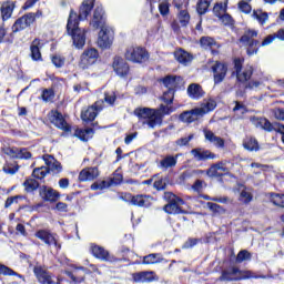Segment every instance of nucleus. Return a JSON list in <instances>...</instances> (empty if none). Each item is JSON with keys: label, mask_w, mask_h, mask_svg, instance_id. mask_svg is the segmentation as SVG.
Listing matches in <instances>:
<instances>
[{"label": "nucleus", "mask_w": 284, "mask_h": 284, "mask_svg": "<svg viewBox=\"0 0 284 284\" xmlns=\"http://www.w3.org/2000/svg\"><path fill=\"white\" fill-rule=\"evenodd\" d=\"M0 274H2L3 276H19L17 272L12 271V268L3 264H0Z\"/></svg>", "instance_id": "obj_51"}, {"label": "nucleus", "mask_w": 284, "mask_h": 284, "mask_svg": "<svg viewBox=\"0 0 284 284\" xmlns=\"http://www.w3.org/2000/svg\"><path fill=\"white\" fill-rule=\"evenodd\" d=\"M239 192H240V201H242V203H251L252 201V192H250L245 186L240 185L239 186Z\"/></svg>", "instance_id": "obj_39"}, {"label": "nucleus", "mask_w": 284, "mask_h": 284, "mask_svg": "<svg viewBox=\"0 0 284 284\" xmlns=\"http://www.w3.org/2000/svg\"><path fill=\"white\" fill-rule=\"evenodd\" d=\"M55 210H58V212H68V204L63 202H58L55 204Z\"/></svg>", "instance_id": "obj_64"}, {"label": "nucleus", "mask_w": 284, "mask_h": 284, "mask_svg": "<svg viewBox=\"0 0 284 284\" xmlns=\"http://www.w3.org/2000/svg\"><path fill=\"white\" fill-rule=\"evenodd\" d=\"M213 12L215 14V17H223L224 14H226L227 12V0H225L224 2H217L215 3L214 8H213Z\"/></svg>", "instance_id": "obj_38"}, {"label": "nucleus", "mask_w": 284, "mask_h": 284, "mask_svg": "<svg viewBox=\"0 0 284 284\" xmlns=\"http://www.w3.org/2000/svg\"><path fill=\"white\" fill-rule=\"evenodd\" d=\"M273 114L277 121H284V110L283 109H275Z\"/></svg>", "instance_id": "obj_62"}, {"label": "nucleus", "mask_w": 284, "mask_h": 284, "mask_svg": "<svg viewBox=\"0 0 284 284\" xmlns=\"http://www.w3.org/2000/svg\"><path fill=\"white\" fill-rule=\"evenodd\" d=\"M32 23H34V16L32 13H28L14 22L12 26V32H21V30H26V28H29Z\"/></svg>", "instance_id": "obj_12"}, {"label": "nucleus", "mask_w": 284, "mask_h": 284, "mask_svg": "<svg viewBox=\"0 0 284 284\" xmlns=\"http://www.w3.org/2000/svg\"><path fill=\"white\" fill-rule=\"evenodd\" d=\"M159 10H160V14H162V17H165L170 12V3L168 2L160 3Z\"/></svg>", "instance_id": "obj_57"}, {"label": "nucleus", "mask_w": 284, "mask_h": 284, "mask_svg": "<svg viewBox=\"0 0 284 284\" xmlns=\"http://www.w3.org/2000/svg\"><path fill=\"white\" fill-rule=\"evenodd\" d=\"M174 58L179 63L183 65H187V63H192V54L187 53V51L180 49L174 52Z\"/></svg>", "instance_id": "obj_28"}, {"label": "nucleus", "mask_w": 284, "mask_h": 284, "mask_svg": "<svg viewBox=\"0 0 284 284\" xmlns=\"http://www.w3.org/2000/svg\"><path fill=\"white\" fill-rule=\"evenodd\" d=\"M45 174H48V168L41 166L33 171V176L36 179H45Z\"/></svg>", "instance_id": "obj_52"}, {"label": "nucleus", "mask_w": 284, "mask_h": 284, "mask_svg": "<svg viewBox=\"0 0 284 284\" xmlns=\"http://www.w3.org/2000/svg\"><path fill=\"white\" fill-rule=\"evenodd\" d=\"M36 236L47 245H55L57 247V239L50 232L41 230L36 233Z\"/></svg>", "instance_id": "obj_24"}, {"label": "nucleus", "mask_w": 284, "mask_h": 284, "mask_svg": "<svg viewBox=\"0 0 284 284\" xmlns=\"http://www.w3.org/2000/svg\"><path fill=\"white\" fill-rule=\"evenodd\" d=\"M42 99L43 101H52V99H54V91H52L51 89H45L42 92Z\"/></svg>", "instance_id": "obj_56"}, {"label": "nucleus", "mask_w": 284, "mask_h": 284, "mask_svg": "<svg viewBox=\"0 0 284 284\" xmlns=\"http://www.w3.org/2000/svg\"><path fill=\"white\" fill-rule=\"evenodd\" d=\"M203 199L205 201H216L217 203H230L227 197H210L209 195H204Z\"/></svg>", "instance_id": "obj_59"}, {"label": "nucleus", "mask_w": 284, "mask_h": 284, "mask_svg": "<svg viewBox=\"0 0 284 284\" xmlns=\"http://www.w3.org/2000/svg\"><path fill=\"white\" fill-rule=\"evenodd\" d=\"M43 161L51 172H62L63 166H61V162L57 161L52 155H44Z\"/></svg>", "instance_id": "obj_22"}, {"label": "nucleus", "mask_w": 284, "mask_h": 284, "mask_svg": "<svg viewBox=\"0 0 284 284\" xmlns=\"http://www.w3.org/2000/svg\"><path fill=\"white\" fill-rule=\"evenodd\" d=\"M108 187V182L102 181V182H95L91 185V190H105Z\"/></svg>", "instance_id": "obj_60"}, {"label": "nucleus", "mask_w": 284, "mask_h": 284, "mask_svg": "<svg viewBox=\"0 0 284 284\" xmlns=\"http://www.w3.org/2000/svg\"><path fill=\"white\" fill-rule=\"evenodd\" d=\"M251 122L255 128H261L262 130H266L267 132H272V130H277V132L282 133V142L284 143V125L277 124L276 126H272V123L268 122L265 118H251Z\"/></svg>", "instance_id": "obj_7"}, {"label": "nucleus", "mask_w": 284, "mask_h": 284, "mask_svg": "<svg viewBox=\"0 0 284 284\" xmlns=\"http://www.w3.org/2000/svg\"><path fill=\"white\" fill-rule=\"evenodd\" d=\"M250 2L252 0H240L239 8L241 12H244V14H250L252 12V6H250Z\"/></svg>", "instance_id": "obj_47"}, {"label": "nucleus", "mask_w": 284, "mask_h": 284, "mask_svg": "<svg viewBox=\"0 0 284 284\" xmlns=\"http://www.w3.org/2000/svg\"><path fill=\"white\" fill-rule=\"evenodd\" d=\"M112 43H114V31L109 27H102L98 37L99 48L108 50L112 48Z\"/></svg>", "instance_id": "obj_6"}, {"label": "nucleus", "mask_w": 284, "mask_h": 284, "mask_svg": "<svg viewBox=\"0 0 284 284\" xmlns=\"http://www.w3.org/2000/svg\"><path fill=\"white\" fill-rule=\"evenodd\" d=\"M183 82L181 77L169 75L163 79V85L168 88V90H172L174 92V88H179L180 83Z\"/></svg>", "instance_id": "obj_30"}, {"label": "nucleus", "mask_w": 284, "mask_h": 284, "mask_svg": "<svg viewBox=\"0 0 284 284\" xmlns=\"http://www.w3.org/2000/svg\"><path fill=\"white\" fill-rule=\"evenodd\" d=\"M4 154L11 156V159H31L32 154L26 149L18 148H7L4 149Z\"/></svg>", "instance_id": "obj_16"}, {"label": "nucleus", "mask_w": 284, "mask_h": 284, "mask_svg": "<svg viewBox=\"0 0 284 284\" xmlns=\"http://www.w3.org/2000/svg\"><path fill=\"white\" fill-rule=\"evenodd\" d=\"M163 261V257H161V254H150L144 256L143 263L145 265H154V263H161Z\"/></svg>", "instance_id": "obj_41"}, {"label": "nucleus", "mask_w": 284, "mask_h": 284, "mask_svg": "<svg viewBox=\"0 0 284 284\" xmlns=\"http://www.w3.org/2000/svg\"><path fill=\"white\" fill-rule=\"evenodd\" d=\"M23 186L27 192H34V190H37V187H39V182H37V180H33V179H28L23 183Z\"/></svg>", "instance_id": "obj_48"}, {"label": "nucleus", "mask_w": 284, "mask_h": 284, "mask_svg": "<svg viewBox=\"0 0 284 284\" xmlns=\"http://www.w3.org/2000/svg\"><path fill=\"white\" fill-rule=\"evenodd\" d=\"M258 37V31L248 29L241 37V43L246 45V52L248 57H254V54L258 53V40H254Z\"/></svg>", "instance_id": "obj_4"}, {"label": "nucleus", "mask_w": 284, "mask_h": 284, "mask_svg": "<svg viewBox=\"0 0 284 284\" xmlns=\"http://www.w3.org/2000/svg\"><path fill=\"white\" fill-rule=\"evenodd\" d=\"M91 251L95 258H100V261H110V252L99 245H92Z\"/></svg>", "instance_id": "obj_26"}, {"label": "nucleus", "mask_w": 284, "mask_h": 284, "mask_svg": "<svg viewBox=\"0 0 284 284\" xmlns=\"http://www.w3.org/2000/svg\"><path fill=\"white\" fill-rule=\"evenodd\" d=\"M14 11V2H4L1 6V17L3 21H8L10 17H12V12Z\"/></svg>", "instance_id": "obj_32"}, {"label": "nucleus", "mask_w": 284, "mask_h": 284, "mask_svg": "<svg viewBox=\"0 0 284 284\" xmlns=\"http://www.w3.org/2000/svg\"><path fill=\"white\" fill-rule=\"evenodd\" d=\"M103 23H104V20H103V8L98 7L94 10L93 19H92L90 24L92 26V28H103Z\"/></svg>", "instance_id": "obj_27"}, {"label": "nucleus", "mask_w": 284, "mask_h": 284, "mask_svg": "<svg viewBox=\"0 0 284 284\" xmlns=\"http://www.w3.org/2000/svg\"><path fill=\"white\" fill-rule=\"evenodd\" d=\"M99 176V169L98 168H87L83 169L79 174V181H94Z\"/></svg>", "instance_id": "obj_19"}, {"label": "nucleus", "mask_w": 284, "mask_h": 284, "mask_svg": "<svg viewBox=\"0 0 284 284\" xmlns=\"http://www.w3.org/2000/svg\"><path fill=\"white\" fill-rule=\"evenodd\" d=\"M231 274L235 277H231V281H245L247 278H261V276L254 274L252 271H241L239 268H232Z\"/></svg>", "instance_id": "obj_17"}, {"label": "nucleus", "mask_w": 284, "mask_h": 284, "mask_svg": "<svg viewBox=\"0 0 284 284\" xmlns=\"http://www.w3.org/2000/svg\"><path fill=\"white\" fill-rule=\"evenodd\" d=\"M104 101L109 103V105H112L114 101H116V95H114V93H105Z\"/></svg>", "instance_id": "obj_61"}, {"label": "nucleus", "mask_w": 284, "mask_h": 284, "mask_svg": "<svg viewBox=\"0 0 284 284\" xmlns=\"http://www.w3.org/2000/svg\"><path fill=\"white\" fill-rule=\"evenodd\" d=\"M124 57L128 61H132V63H145L150 59V54L145 49L134 45L125 49Z\"/></svg>", "instance_id": "obj_5"}, {"label": "nucleus", "mask_w": 284, "mask_h": 284, "mask_svg": "<svg viewBox=\"0 0 284 284\" xmlns=\"http://www.w3.org/2000/svg\"><path fill=\"white\" fill-rule=\"evenodd\" d=\"M210 3H212V0H200L197 2L199 14H205L207 12V8H210Z\"/></svg>", "instance_id": "obj_46"}, {"label": "nucleus", "mask_w": 284, "mask_h": 284, "mask_svg": "<svg viewBox=\"0 0 284 284\" xmlns=\"http://www.w3.org/2000/svg\"><path fill=\"white\" fill-rule=\"evenodd\" d=\"M77 270H82V272H84V274H90V272H88V271L85 270V267H75V275H73V274L70 273V272H65V274H67L68 276H70V278L73 280V283H83V281H85V275H83V276L77 275Z\"/></svg>", "instance_id": "obj_42"}, {"label": "nucleus", "mask_w": 284, "mask_h": 284, "mask_svg": "<svg viewBox=\"0 0 284 284\" xmlns=\"http://www.w3.org/2000/svg\"><path fill=\"white\" fill-rule=\"evenodd\" d=\"M191 154L192 156H194L196 161H207V159H211V160L216 159V154L203 149H193L191 151Z\"/></svg>", "instance_id": "obj_21"}, {"label": "nucleus", "mask_w": 284, "mask_h": 284, "mask_svg": "<svg viewBox=\"0 0 284 284\" xmlns=\"http://www.w3.org/2000/svg\"><path fill=\"white\" fill-rule=\"evenodd\" d=\"M98 60L99 51L97 49H87L80 58V67L85 70L90 68V65H94Z\"/></svg>", "instance_id": "obj_9"}, {"label": "nucleus", "mask_w": 284, "mask_h": 284, "mask_svg": "<svg viewBox=\"0 0 284 284\" xmlns=\"http://www.w3.org/2000/svg\"><path fill=\"white\" fill-rule=\"evenodd\" d=\"M134 283H152L156 281V275L154 272H140L132 275Z\"/></svg>", "instance_id": "obj_20"}, {"label": "nucleus", "mask_w": 284, "mask_h": 284, "mask_svg": "<svg viewBox=\"0 0 284 284\" xmlns=\"http://www.w3.org/2000/svg\"><path fill=\"white\" fill-rule=\"evenodd\" d=\"M166 214H181V207L176 203L170 202L164 206Z\"/></svg>", "instance_id": "obj_45"}, {"label": "nucleus", "mask_w": 284, "mask_h": 284, "mask_svg": "<svg viewBox=\"0 0 284 284\" xmlns=\"http://www.w3.org/2000/svg\"><path fill=\"white\" fill-rule=\"evenodd\" d=\"M200 45L204 50H212V48H219L216 41H214L211 37H203L200 40Z\"/></svg>", "instance_id": "obj_37"}, {"label": "nucleus", "mask_w": 284, "mask_h": 284, "mask_svg": "<svg viewBox=\"0 0 284 284\" xmlns=\"http://www.w3.org/2000/svg\"><path fill=\"white\" fill-rule=\"evenodd\" d=\"M214 72V81L215 83H221L223 79H225V74H227V65L224 63L217 62L212 68Z\"/></svg>", "instance_id": "obj_18"}, {"label": "nucleus", "mask_w": 284, "mask_h": 284, "mask_svg": "<svg viewBox=\"0 0 284 284\" xmlns=\"http://www.w3.org/2000/svg\"><path fill=\"white\" fill-rule=\"evenodd\" d=\"M252 17L256 19V21H258L261 26H265L270 20V16L267 14V12H264L263 10H254Z\"/></svg>", "instance_id": "obj_35"}, {"label": "nucleus", "mask_w": 284, "mask_h": 284, "mask_svg": "<svg viewBox=\"0 0 284 284\" xmlns=\"http://www.w3.org/2000/svg\"><path fill=\"white\" fill-rule=\"evenodd\" d=\"M250 258H251L250 252H247V251H241V252L237 254L236 262H237V263H243V261H250Z\"/></svg>", "instance_id": "obj_54"}, {"label": "nucleus", "mask_w": 284, "mask_h": 284, "mask_svg": "<svg viewBox=\"0 0 284 284\" xmlns=\"http://www.w3.org/2000/svg\"><path fill=\"white\" fill-rule=\"evenodd\" d=\"M132 205H138V207H150L152 205V197L145 195H135L131 199Z\"/></svg>", "instance_id": "obj_23"}, {"label": "nucleus", "mask_w": 284, "mask_h": 284, "mask_svg": "<svg viewBox=\"0 0 284 284\" xmlns=\"http://www.w3.org/2000/svg\"><path fill=\"white\" fill-rule=\"evenodd\" d=\"M162 101H164L163 109L168 111L169 109V113L172 112V106H170V104L172 103V101H174V91L173 90H168L164 92L163 97H162Z\"/></svg>", "instance_id": "obj_33"}, {"label": "nucleus", "mask_w": 284, "mask_h": 284, "mask_svg": "<svg viewBox=\"0 0 284 284\" xmlns=\"http://www.w3.org/2000/svg\"><path fill=\"white\" fill-rule=\"evenodd\" d=\"M270 199L276 207H284V194L271 193Z\"/></svg>", "instance_id": "obj_40"}, {"label": "nucleus", "mask_w": 284, "mask_h": 284, "mask_svg": "<svg viewBox=\"0 0 284 284\" xmlns=\"http://www.w3.org/2000/svg\"><path fill=\"white\" fill-rule=\"evenodd\" d=\"M135 114L139 119L144 120L143 123H146L148 128L154 129L156 125H161L164 114H170V109L165 110L163 105H161L159 110L143 108L135 110Z\"/></svg>", "instance_id": "obj_2"}, {"label": "nucleus", "mask_w": 284, "mask_h": 284, "mask_svg": "<svg viewBox=\"0 0 284 284\" xmlns=\"http://www.w3.org/2000/svg\"><path fill=\"white\" fill-rule=\"evenodd\" d=\"M40 196L43 199V201H49V203H57V201L61 199V193L52 187L42 186L40 189Z\"/></svg>", "instance_id": "obj_13"}, {"label": "nucleus", "mask_w": 284, "mask_h": 284, "mask_svg": "<svg viewBox=\"0 0 284 284\" xmlns=\"http://www.w3.org/2000/svg\"><path fill=\"white\" fill-rule=\"evenodd\" d=\"M224 26H232V16L224 13L217 18Z\"/></svg>", "instance_id": "obj_58"}, {"label": "nucleus", "mask_w": 284, "mask_h": 284, "mask_svg": "<svg viewBox=\"0 0 284 284\" xmlns=\"http://www.w3.org/2000/svg\"><path fill=\"white\" fill-rule=\"evenodd\" d=\"M205 140L209 141V143H212L215 145V148H224L225 141L222 138L216 136L212 131H204Z\"/></svg>", "instance_id": "obj_25"}, {"label": "nucleus", "mask_w": 284, "mask_h": 284, "mask_svg": "<svg viewBox=\"0 0 284 284\" xmlns=\"http://www.w3.org/2000/svg\"><path fill=\"white\" fill-rule=\"evenodd\" d=\"M215 108L216 101L213 99L204 100L201 106L191 111H185L180 115V119L183 121V123H194V121H199L201 116H205V114L212 112V110H215Z\"/></svg>", "instance_id": "obj_3"}, {"label": "nucleus", "mask_w": 284, "mask_h": 284, "mask_svg": "<svg viewBox=\"0 0 284 284\" xmlns=\"http://www.w3.org/2000/svg\"><path fill=\"white\" fill-rule=\"evenodd\" d=\"M103 110V106L101 105V102H95L94 105L89 106L87 110L82 111L81 119L84 123H90V121H93L97 119V114H99V111Z\"/></svg>", "instance_id": "obj_11"}, {"label": "nucleus", "mask_w": 284, "mask_h": 284, "mask_svg": "<svg viewBox=\"0 0 284 284\" xmlns=\"http://www.w3.org/2000/svg\"><path fill=\"white\" fill-rule=\"evenodd\" d=\"M113 70L118 77H125L130 72V67L128 62L121 57H115L113 60Z\"/></svg>", "instance_id": "obj_15"}, {"label": "nucleus", "mask_w": 284, "mask_h": 284, "mask_svg": "<svg viewBox=\"0 0 284 284\" xmlns=\"http://www.w3.org/2000/svg\"><path fill=\"white\" fill-rule=\"evenodd\" d=\"M207 176H223L227 174V168L223 163L214 164L206 171Z\"/></svg>", "instance_id": "obj_29"}, {"label": "nucleus", "mask_w": 284, "mask_h": 284, "mask_svg": "<svg viewBox=\"0 0 284 284\" xmlns=\"http://www.w3.org/2000/svg\"><path fill=\"white\" fill-rule=\"evenodd\" d=\"M74 136L80 139V141H90L94 136V131L92 129L77 130Z\"/></svg>", "instance_id": "obj_36"}, {"label": "nucleus", "mask_w": 284, "mask_h": 284, "mask_svg": "<svg viewBox=\"0 0 284 284\" xmlns=\"http://www.w3.org/2000/svg\"><path fill=\"white\" fill-rule=\"evenodd\" d=\"M92 8H94V0H84L80 7L79 14L74 11L70 12L67 30L78 50L85 45V29L79 28V19H85L92 12Z\"/></svg>", "instance_id": "obj_1"}, {"label": "nucleus", "mask_w": 284, "mask_h": 284, "mask_svg": "<svg viewBox=\"0 0 284 284\" xmlns=\"http://www.w3.org/2000/svg\"><path fill=\"white\" fill-rule=\"evenodd\" d=\"M51 61L55 68H62V65L65 63V59L61 58V55H53Z\"/></svg>", "instance_id": "obj_55"}, {"label": "nucleus", "mask_w": 284, "mask_h": 284, "mask_svg": "<svg viewBox=\"0 0 284 284\" xmlns=\"http://www.w3.org/2000/svg\"><path fill=\"white\" fill-rule=\"evenodd\" d=\"M233 112L237 119H243V114H245L247 110L243 106V104L236 102L235 106L233 108Z\"/></svg>", "instance_id": "obj_49"}, {"label": "nucleus", "mask_w": 284, "mask_h": 284, "mask_svg": "<svg viewBox=\"0 0 284 284\" xmlns=\"http://www.w3.org/2000/svg\"><path fill=\"white\" fill-rule=\"evenodd\" d=\"M187 94L191 99H201L203 97V89L199 84H191L187 88Z\"/></svg>", "instance_id": "obj_34"}, {"label": "nucleus", "mask_w": 284, "mask_h": 284, "mask_svg": "<svg viewBox=\"0 0 284 284\" xmlns=\"http://www.w3.org/2000/svg\"><path fill=\"white\" fill-rule=\"evenodd\" d=\"M206 207H209V210H211V212H214L215 214H225V209H223L219 204H214L212 202H207L206 203Z\"/></svg>", "instance_id": "obj_50"}, {"label": "nucleus", "mask_w": 284, "mask_h": 284, "mask_svg": "<svg viewBox=\"0 0 284 284\" xmlns=\"http://www.w3.org/2000/svg\"><path fill=\"white\" fill-rule=\"evenodd\" d=\"M34 276L40 284H54V280H52V275L43 268L41 265H37L33 267Z\"/></svg>", "instance_id": "obj_10"}, {"label": "nucleus", "mask_w": 284, "mask_h": 284, "mask_svg": "<svg viewBox=\"0 0 284 284\" xmlns=\"http://www.w3.org/2000/svg\"><path fill=\"white\" fill-rule=\"evenodd\" d=\"M41 48H43V42L41 40H33L31 44V57L33 61H41Z\"/></svg>", "instance_id": "obj_31"}, {"label": "nucleus", "mask_w": 284, "mask_h": 284, "mask_svg": "<svg viewBox=\"0 0 284 284\" xmlns=\"http://www.w3.org/2000/svg\"><path fill=\"white\" fill-rule=\"evenodd\" d=\"M179 21L182 26H187V23L190 22V13H187V11L185 10L180 11Z\"/></svg>", "instance_id": "obj_53"}, {"label": "nucleus", "mask_w": 284, "mask_h": 284, "mask_svg": "<svg viewBox=\"0 0 284 284\" xmlns=\"http://www.w3.org/2000/svg\"><path fill=\"white\" fill-rule=\"evenodd\" d=\"M48 116H49V121H51L53 125H55V128H59L60 130H64V132H68V130H70L68 122H65V120L63 119V115L58 111H51Z\"/></svg>", "instance_id": "obj_14"}, {"label": "nucleus", "mask_w": 284, "mask_h": 284, "mask_svg": "<svg viewBox=\"0 0 284 284\" xmlns=\"http://www.w3.org/2000/svg\"><path fill=\"white\" fill-rule=\"evenodd\" d=\"M168 194H169V196L171 199V202L176 203L178 207H179V205H183V200L181 197H179V196H176V195H174L172 193H168Z\"/></svg>", "instance_id": "obj_63"}, {"label": "nucleus", "mask_w": 284, "mask_h": 284, "mask_svg": "<svg viewBox=\"0 0 284 284\" xmlns=\"http://www.w3.org/2000/svg\"><path fill=\"white\" fill-rule=\"evenodd\" d=\"M243 146L245 150H248L250 152H254L258 150V142L254 138H248L245 140Z\"/></svg>", "instance_id": "obj_43"}, {"label": "nucleus", "mask_w": 284, "mask_h": 284, "mask_svg": "<svg viewBox=\"0 0 284 284\" xmlns=\"http://www.w3.org/2000/svg\"><path fill=\"white\" fill-rule=\"evenodd\" d=\"M160 165L165 170H168V168H174V165H176V158L169 155L161 160Z\"/></svg>", "instance_id": "obj_44"}, {"label": "nucleus", "mask_w": 284, "mask_h": 284, "mask_svg": "<svg viewBox=\"0 0 284 284\" xmlns=\"http://www.w3.org/2000/svg\"><path fill=\"white\" fill-rule=\"evenodd\" d=\"M234 68L236 71V77L239 81H241L242 83L245 81H250V79H252V73H253L252 65H247L245 69H243L242 59H235Z\"/></svg>", "instance_id": "obj_8"}]
</instances>
